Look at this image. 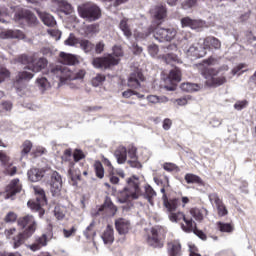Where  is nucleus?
Listing matches in <instances>:
<instances>
[{
  "label": "nucleus",
  "instance_id": "f257e3e1",
  "mask_svg": "<svg viewBox=\"0 0 256 256\" xmlns=\"http://www.w3.org/2000/svg\"><path fill=\"white\" fill-rule=\"evenodd\" d=\"M85 74V70L73 72L69 67L63 65L51 66L47 72L49 79H52V81L58 83V85H63V83H67V81L83 79Z\"/></svg>",
  "mask_w": 256,
  "mask_h": 256
},
{
  "label": "nucleus",
  "instance_id": "f03ea898",
  "mask_svg": "<svg viewBox=\"0 0 256 256\" xmlns=\"http://www.w3.org/2000/svg\"><path fill=\"white\" fill-rule=\"evenodd\" d=\"M17 223L19 227L24 229V231L23 233H19L17 236L13 237L14 249L21 247V245H23L25 242V239H29V237H32L33 233L37 231V221L33 215L28 214L26 216L20 217Z\"/></svg>",
  "mask_w": 256,
  "mask_h": 256
},
{
  "label": "nucleus",
  "instance_id": "7ed1b4c3",
  "mask_svg": "<svg viewBox=\"0 0 256 256\" xmlns=\"http://www.w3.org/2000/svg\"><path fill=\"white\" fill-rule=\"evenodd\" d=\"M227 71H229V66L223 65L219 69L204 68L201 71V75L206 79V85L208 87H220V85L227 83V77L225 76Z\"/></svg>",
  "mask_w": 256,
  "mask_h": 256
},
{
  "label": "nucleus",
  "instance_id": "20e7f679",
  "mask_svg": "<svg viewBox=\"0 0 256 256\" xmlns=\"http://www.w3.org/2000/svg\"><path fill=\"white\" fill-rule=\"evenodd\" d=\"M115 57H123V49L121 46H114L113 54L94 58L92 65L95 69H110V67H114V65H119L120 59Z\"/></svg>",
  "mask_w": 256,
  "mask_h": 256
},
{
  "label": "nucleus",
  "instance_id": "39448f33",
  "mask_svg": "<svg viewBox=\"0 0 256 256\" xmlns=\"http://www.w3.org/2000/svg\"><path fill=\"white\" fill-rule=\"evenodd\" d=\"M77 11L79 17H81V19H85V21H89V23H93V21L101 19V8L96 4L84 3L78 5Z\"/></svg>",
  "mask_w": 256,
  "mask_h": 256
},
{
  "label": "nucleus",
  "instance_id": "423d86ee",
  "mask_svg": "<svg viewBox=\"0 0 256 256\" xmlns=\"http://www.w3.org/2000/svg\"><path fill=\"white\" fill-rule=\"evenodd\" d=\"M168 218L171 223H179V221L183 219L186 225L181 224V229L184 230L185 233H191V231H193L195 221H193V218H187L183 212H169Z\"/></svg>",
  "mask_w": 256,
  "mask_h": 256
},
{
  "label": "nucleus",
  "instance_id": "0eeeda50",
  "mask_svg": "<svg viewBox=\"0 0 256 256\" xmlns=\"http://www.w3.org/2000/svg\"><path fill=\"white\" fill-rule=\"evenodd\" d=\"M128 186L124 189L126 191V199H139L141 188L139 187V178L132 176L127 180Z\"/></svg>",
  "mask_w": 256,
  "mask_h": 256
},
{
  "label": "nucleus",
  "instance_id": "6e6552de",
  "mask_svg": "<svg viewBox=\"0 0 256 256\" xmlns=\"http://www.w3.org/2000/svg\"><path fill=\"white\" fill-rule=\"evenodd\" d=\"M177 35V31L173 28H155L154 30V39L158 41V43H163L165 41H172Z\"/></svg>",
  "mask_w": 256,
  "mask_h": 256
},
{
  "label": "nucleus",
  "instance_id": "1a4fd4ad",
  "mask_svg": "<svg viewBox=\"0 0 256 256\" xmlns=\"http://www.w3.org/2000/svg\"><path fill=\"white\" fill-rule=\"evenodd\" d=\"M61 189H63V178L59 172L54 171L51 174L50 180V191L53 197H58L59 193H61Z\"/></svg>",
  "mask_w": 256,
  "mask_h": 256
},
{
  "label": "nucleus",
  "instance_id": "9d476101",
  "mask_svg": "<svg viewBox=\"0 0 256 256\" xmlns=\"http://www.w3.org/2000/svg\"><path fill=\"white\" fill-rule=\"evenodd\" d=\"M132 73L130 74L128 78V87L131 89H139L141 87V83L145 81V77L143 76V73L141 72V69L139 68H132Z\"/></svg>",
  "mask_w": 256,
  "mask_h": 256
},
{
  "label": "nucleus",
  "instance_id": "9b49d317",
  "mask_svg": "<svg viewBox=\"0 0 256 256\" xmlns=\"http://www.w3.org/2000/svg\"><path fill=\"white\" fill-rule=\"evenodd\" d=\"M159 233H161V228L159 226L151 228L147 238V243L150 247H154L155 249H161V247H163V242L161 241V238H159Z\"/></svg>",
  "mask_w": 256,
  "mask_h": 256
},
{
  "label": "nucleus",
  "instance_id": "f8f14e48",
  "mask_svg": "<svg viewBox=\"0 0 256 256\" xmlns=\"http://www.w3.org/2000/svg\"><path fill=\"white\" fill-rule=\"evenodd\" d=\"M21 183L19 179H13L10 184L6 187L5 192H0V197L3 195L4 199H12L17 193H21Z\"/></svg>",
  "mask_w": 256,
  "mask_h": 256
},
{
  "label": "nucleus",
  "instance_id": "ddd939ff",
  "mask_svg": "<svg viewBox=\"0 0 256 256\" xmlns=\"http://www.w3.org/2000/svg\"><path fill=\"white\" fill-rule=\"evenodd\" d=\"M184 51L191 57H196L197 59H199L200 57H205V55H207V51L205 50V46L203 45V43H201V40H199V43H197L196 45H192L189 48L185 46Z\"/></svg>",
  "mask_w": 256,
  "mask_h": 256
},
{
  "label": "nucleus",
  "instance_id": "4468645a",
  "mask_svg": "<svg viewBox=\"0 0 256 256\" xmlns=\"http://www.w3.org/2000/svg\"><path fill=\"white\" fill-rule=\"evenodd\" d=\"M14 21H26L28 25H37V23H39L37 16L29 10H24L21 13L15 14Z\"/></svg>",
  "mask_w": 256,
  "mask_h": 256
},
{
  "label": "nucleus",
  "instance_id": "2eb2a0df",
  "mask_svg": "<svg viewBox=\"0 0 256 256\" xmlns=\"http://www.w3.org/2000/svg\"><path fill=\"white\" fill-rule=\"evenodd\" d=\"M153 19L157 22V25H161L163 21H165V17H167V8L165 6H155L150 11Z\"/></svg>",
  "mask_w": 256,
  "mask_h": 256
},
{
  "label": "nucleus",
  "instance_id": "dca6fc26",
  "mask_svg": "<svg viewBox=\"0 0 256 256\" xmlns=\"http://www.w3.org/2000/svg\"><path fill=\"white\" fill-rule=\"evenodd\" d=\"M48 64L49 61H47L45 57L35 58V56H33L32 63H30V71H32V73H39L43 71Z\"/></svg>",
  "mask_w": 256,
  "mask_h": 256
},
{
  "label": "nucleus",
  "instance_id": "f3484780",
  "mask_svg": "<svg viewBox=\"0 0 256 256\" xmlns=\"http://www.w3.org/2000/svg\"><path fill=\"white\" fill-rule=\"evenodd\" d=\"M115 228L119 235H127L131 230V222L125 218H119L115 221Z\"/></svg>",
  "mask_w": 256,
  "mask_h": 256
},
{
  "label": "nucleus",
  "instance_id": "a211bd4d",
  "mask_svg": "<svg viewBox=\"0 0 256 256\" xmlns=\"http://www.w3.org/2000/svg\"><path fill=\"white\" fill-rule=\"evenodd\" d=\"M181 25L182 27H190V29H203V27H205V21L184 17L181 19Z\"/></svg>",
  "mask_w": 256,
  "mask_h": 256
},
{
  "label": "nucleus",
  "instance_id": "6ab92c4d",
  "mask_svg": "<svg viewBox=\"0 0 256 256\" xmlns=\"http://www.w3.org/2000/svg\"><path fill=\"white\" fill-rule=\"evenodd\" d=\"M200 43L204 45L205 51H207V49H221V41L215 37L200 39Z\"/></svg>",
  "mask_w": 256,
  "mask_h": 256
},
{
  "label": "nucleus",
  "instance_id": "aec40b11",
  "mask_svg": "<svg viewBox=\"0 0 256 256\" xmlns=\"http://www.w3.org/2000/svg\"><path fill=\"white\" fill-rule=\"evenodd\" d=\"M128 157L130 160H128L127 163L130 167H141V163L137 160V148L135 146L128 147Z\"/></svg>",
  "mask_w": 256,
  "mask_h": 256
},
{
  "label": "nucleus",
  "instance_id": "412c9836",
  "mask_svg": "<svg viewBox=\"0 0 256 256\" xmlns=\"http://www.w3.org/2000/svg\"><path fill=\"white\" fill-rule=\"evenodd\" d=\"M162 201H163V205L167 209L168 213L177 211L179 199H177V198L169 199V198H167V194H164L162 196Z\"/></svg>",
  "mask_w": 256,
  "mask_h": 256
},
{
  "label": "nucleus",
  "instance_id": "4be33fe9",
  "mask_svg": "<svg viewBox=\"0 0 256 256\" xmlns=\"http://www.w3.org/2000/svg\"><path fill=\"white\" fill-rule=\"evenodd\" d=\"M45 177V171L37 168H32L28 171V179L32 181V183H37V181H41Z\"/></svg>",
  "mask_w": 256,
  "mask_h": 256
},
{
  "label": "nucleus",
  "instance_id": "5701e85b",
  "mask_svg": "<svg viewBox=\"0 0 256 256\" xmlns=\"http://www.w3.org/2000/svg\"><path fill=\"white\" fill-rule=\"evenodd\" d=\"M119 29L122 31L126 39H131L133 37V32L131 31V25L129 24V19L123 18L119 23Z\"/></svg>",
  "mask_w": 256,
  "mask_h": 256
},
{
  "label": "nucleus",
  "instance_id": "b1692460",
  "mask_svg": "<svg viewBox=\"0 0 256 256\" xmlns=\"http://www.w3.org/2000/svg\"><path fill=\"white\" fill-rule=\"evenodd\" d=\"M114 157L119 165H123L127 161V148L119 146L114 152Z\"/></svg>",
  "mask_w": 256,
  "mask_h": 256
},
{
  "label": "nucleus",
  "instance_id": "393cba45",
  "mask_svg": "<svg viewBox=\"0 0 256 256\" xmlns=\"http://www.w3.org/2000/svg\"><path fill=\"white\" fill-rule=\"evenodd\" d=\"M102 240L105 245H111L113 241H115V234L113 230V226L108 225L102 234Z\"/></svg>",
  "mask_w": 256,
  "mask_h": 256
},
{
  "label": "nucleus",
  "instance_id": "a878e982",
  "mask_svg": "<svg viewBox=\"0 0 256 256\" xmlns=\"http://www.w3.org/2000/svg\"><path fill=\"white\" fill-rule=\"evenodd\" d=\"M37 14L47 27H55V25H57L55 18L51 14L42 11H37Z\"/></svg>",
  "mask_w": 256,
  "mask_h": 256
},
{
  "label": "nucleus",
  "instance_id": "bb28decb",
  "mask_svg": "<svg viewBox=\"0 0 256 256\" xmlns=\"http://www.w3.org/2000/svg\"><path fill=\"white\" fill-rule=\"evenodd\" d=\"M47 246V235H42L36 238L35 242L28 246L31 251H39L41 247Z\"/></svg>",
  "mask_w": 256,
  "mask_h": 256
},
{
  "label": "nucleus",
  "instance_id": "cd10ccee",
  "mask_svg": "<svg viewBox=\"0 0 256 256\" xmlns=\"http://www.w3.org/2000/svg\"><path fill=\"white\" fill-rule=\"evenodd\" d=\"M190 215H192L196 221H203L204 217L209 215V210H207V208H192Z\"/></svg>",
  "mask_w": 256,
  "mask_h": 256
},
{
  "label": "nucleus",
  "instance_id": "c85d7f7f",
  "mask_svg": "<svg viewBox=\"0 0 256 256\" xmlns=\"http://www.w3.org/2000/svg\"><path fill=\"white\" fill-rule=\"evenodd\" d=\"M101 211H110L112 215H115V213H117V207L113 205L111 198H106L104 204L98 209L97 215H99Z\"/></svg>",
  "mask_w": 256,
  "mask_h": 256
},
{
  "label": "nucleus",
  "instance_id": "c756f323",
  "mask_svg": "<svg viewBox=\"0 0 256 256\" xmlns=\"http://www.w3.org/2000/svg\"><path fill=\"white\" fill-rule=\"evenodd\" d=\"M54 3L58 5V7L66 13V15H71L73 13V6L67 2V0H54Z\"/></svg>",
  "mask_w": 256,
  "mask_h": 256
},
{
  "label": "nucleus",
  "instance_id": "7c9ffc66",
  "mask_svg": "<svg viewBox=\"0 0 256 256\" xmlns=\"http://www.w3.org/2000/svg\"><path fill=\"white\" fill-rule=\"evenodd\" d=\"M168 251L170 256H181V243L179 241L168 243Z\"/></svg>",
  "mask_w": 256,
  "mask_h": 256
},
{
  "label": "nucleus",
  "instance_id": "2f4dec72",
  "mask_svg": "<svg viewBox=\"0 0 256 256\" xmlns=\"http://www.w3.org/2000/svg\"><path fill=\"white\" fill-rule=\"evenodd\" d=\"M76 61L77 58L73 54L60 53V63H63V65H75Z\"/></svg>",
  "mask_w": 256,
  "mask_h": 256
},
{
  "label": "nucleus",
  "instance_id": "473e14b6",
  "mask_svg": "<svg viewBox=\"0 0 256 256\" xmlns=\"http://www.w3.org/2000/svg\"><path fill=\"white\" fill-rule=\"evenodd\" d=\"M36 85H37L39 91H41V93H45V91H47V89L51 88V82H49V80H47L46 77L37 78Z\"/></svg>",
  "mask_w": 256,
  "mask_h": 256
},
{
  "label": "nucleus",
  "instance_id": "72a5a7b5",
  "mask_svg": "<svg viewBox=\"0 0 256 256\" xmlns=\"http://www.w3.org/2000/svg\"><path fill=\"white\" fill-rule=\"evenodd\" d=\"M180 89L185 93H195L196 91H199V89H201V86L199 84L187 82V83H182L180 85Z\"/></svg>",
  "mask_w": 256,
  "mask_h": 256
},
{
  "label": "nucleus",
  "instance_id": "f704fd0d",
  "mask_svg": "<svg viewBox=\"0 0 256 256\" xmlns=\"http://www.w3.org/2000/svg\"><path fill=\"white\" fill-rule=\"evenodd\" d=\"M45 204L46 203H41V201H39V200H36V201L30 200V201H28L27 205H28V207H30V209L32 211H39L40 217H41L42 215H45V210H43V208H41Z\"/></svg>",
  "mask_w": 256,
  "mask_h": 256
},
{
  "label": "nucleus",
  "instance_id": "c9c22d12",
  "mask_svg": "<svg viewBox=\"0 0 256 256\" xmlns=\"http://www.w3.org/2000/svg\"><path fill=\"white\" fill-rule=\"evenodd\" d=\"M99 31V24H90L87 25L84 29L85 36L88 38L94 37V35H97Z\"/></svg>",
  "mask_w": 256,
  "mask_h": 256
},
{
  "label": "nucleus",
  "instance_id": "e433bc0d",
  "mask_svg": "<svg viewBox=\"0 0 256 256\" xmlns=\"http://www.w3.org/2000/svg\"><path fill=\"white\" fill-rule=\"evenodd\" d=\"M145 199L150 203V205H153V199L157 197V192L151 187V185L145 186V193H144Z\"/></svg>",
  "mask_w": 256,
  "mask_h": 256
},
{
  "label": "nucleus",
  "instance_id": "4c0bfd02",
  "mask_svg": "<svg viewBox=\"0 0 256 256\" xmlns=\"http://www.w3.org/2000/svg\"><path fill=\"white\" fill-rule=\"evenodd\" d=\"M184 179L186 183H188L189 185L191 184L203 185V180L201 179V177L195 174L188 173L185 175Z\"/></svg>",
  "mask_w": 256,
  "mask_h": 256
},
{
  "label": "nucleus",
  "instance_id": "58836bf2",
  "mask_svg": "<svg viewBox=\"0 0 256 256\" xmlns=\"http://www.w3.org/2000/svg\"><path fill=\"white\" fill-rule=\"evenodd\" d=\"M31 149H33V143L31 141L26 140L22 144L21 157L20 159H27V155L31 153Z\"/></svg>",
  "mask_w": 256,
  "mask_h": 256
},
{
  "label": "nucleus",
  "instance_id": "ea45409f",
  "mask_svg": "<svg viewBox=\"0 0 256 256\" xmlns=\"http://www.w3.org/2000/svg\"><path fill=\"white\" fill-rule=\"evenodd\" d=\"M34 193L36 195V201H40V203H47V197L45 196V190H43L39 186H34Z\"/></svg>",
  "mask_w": 256,
  "mask_h": 256
},
{
  "label": "nucleus",
  "instance_id": "a19ab883",
  "mask_svg": "<svg viewBox=\"0 0 256 256\" xmlns=\"http://www.w3.org/2000/svg\"><path fill=\"white\" fill-rule=\"evenodd\" d=\"M16 61L17 63H21V65H28L25 69H28V71H30L33 56L21 55L17 58Z\"/></svg>",
  "mask_w": 256,
  "mask_h": 256
},
{
  "label": "nucleus",
  "instance_id": "79ce46f5",
  "mask_svg": "<svg viewBox=\"0 0 256 256\" xmlns=\"http://www.w3.org/2000/svg\"><path fill=\"white\" fill-rule=\"evenodd\" d=\"M79 45H80V49H82L84 53H91L93 51L94 45L89 40H85V39L80 40Z\"/></svg>",
  "mask_w": 256,
  "mask_h": 256
},
{
  "label": "nucleus",
  "instance_id": "37998d69",
  "mask_svg": "<svg viewBox=\"0 0 256 256\" xmlns=\"http://www.w3.org/2000/svg\"><path fill=\"white\" fill-rule=\"evenodd\" d=\"M217 225L219 231H221L222 233H233V231L235 230L233 225H231L230 223L218 222Z\"/></svg>",
  "mask_w": 256,
  "mask_h": 256
},
{
  "label": "nucleus",
  "instance_id": "c03bdc74",
  "mask_svg": "<svg viewBox=\"0 0 256 256\" xmlns=\"http://www.w3.org/2000/svg\"><path fill=\"white\" fill-rule=\"evenodd\" d=\"M168 79L179 83V81H181V70L179 68L172 69L169 73Z\"/></svg>",
  "mask_w": 256,
  "mask_h": 256
},
{
  "label": "nucleus",
  "instance_id": "a18cd8bd",
  "mask_svg": "<svg viewBox=\"0 0 256 256\" xmlns=\"http://www.w3.org/2000/svg\"><path fill=\"white\" fill-rule=\"evenodd\" d=\"M149 35H151V28H149L148 31H146V32L139 31V30H136L134 32V37H135L136 41H145V39H147V37H149Z\"/></svg>",
  "mask_w": 256,
  "mask_h": 256
},
{
  "label": "nucleus",
  "instance_id": "49530a36",
  "mask_svg": "<svg viewBox=\"0 0 256 256\" xmlns=\"http://www.w3.org/2000/svg\"><path fill=\"white\" fill-rule=\"evenodd\" d=\"M165 63L167 65H173V63H181V59H179V56L173 53H168L164 58Z\"/></svg>",
  "mask_w": 256,
  "mask_h": 256
},
{
  "label": "nucleus",
  "instance_id": "de8ad7c7",
  "mask_svg": "<svg viewBox=\"0 0 256 256\" xmlns=\"http://www.w3.org/2000/svg\"><path fill=\"white\" fill-rule=\"evenodd\" d=\"M94 169H95L96 176L99 179H103V177H105V169L103 168V164H101V162L99 161L95 162Z\"/></svg>",
  "mask_w": 256,
  "mask_h": 256
},
{
  "label": "nucleus",
  "instance_id": "09e8293b",
  "mask_svg": "<svg viewBox=\"0 0 256 256\" xmlns=\"http://www.w3.org/2000/svg\"><path fill=\"white\" fill-rule=\"evenodd\" d=\"M208 199L212 205H215L216 208L223 203V200L219 198V195L217 193L209 194Z\"/></svg>",
  "mask_w": 256,
  "mask_h": 256
},
{
  "label": "nucleus",
  "instance_id": "8fccbe9b",
  "mask_svg": "<svg viewBox=\"0 0 256 256\" xmlns=\"http://www.w3.org/2000/svg\"><path fill=\"white\" fill-rule=\"evenodd\" d=\"M0 163L2 167H7L11 163V157L3 150H0Z\"/></svg>",
  "mask_w": 256,
  "mask_h": 256
},
{
  "label": "nucleus",
  "instance_id": "3c124183",
  "mask_svg": "<svg viewBox=\"0 0 256 256\" xmlns=\"http://www.w3.org/2000/svg\"><path fill=\"white\" fill-rule=\"evenodd\" d=\"M17 174V167L13 166V163L10 162L7 166H4V175H9L13 177Z\"/></svg>",
  "mask_w": 256,
  "mask_h": 256
},
{
  "label": "nucleus",
  "instance_id": "603ef678",
  "mask_svg": "<svg viewBox=\"0 0 256 256\" xmlns=\"http://www.w3.org/2000/svg\"><path fill=\"white\" fill-rule=\"evenodd\" d=\"M33 77V72H28L27 70H24L23 72H20L18 74V81H29L33 79Z\"/></svg>",
  "mask_w": 256,
  "mask_h": 256
},
{
  "label": "nucleus",
  "instance_id": "864d4df0",
  "mask_svg": "<svg viewBox=\"0 0 256 256\" xmlns=\"http://www.w3.org/2000/svg\"><path fill=\"white\" fill-rule=\"evenodd\" d=\"M104 81H105V75L97 74L94 78H92L91 83L93 87H99V85H103Z\"/></svg>",
  "mask_w": 256,
  "mask_h": 256
},
{
  "label": "nucleus",
  "instance_id": "5fc2aeb1",
  "mask_svg": "<svg viewBox=\"0 0 256 256\" xmlns=\"http://www.w3.org/2000/svg\"><path fill=\"white\" fill-rule=\"evenodd\" d=\"M8 35L12 39H25V34L21 30H9Z\"/></svg>",
  "mask_w": 256,
  "mask_h": 256
},
{
  "label": "nucleus",
  "instance_id": "6e6d98bb",
  "mask_svg": "<svg viewBox=\"0 0 256 256\" xmlns=\"http://www.w3.org/2000/svg\"><path fill=\"white\" fill-rule=\"evenodd\" d=\"M77 43H79V39H77V37H75V34L73 33H71L64 42V44L68 45L69 47H75Z\"/></svg>",
  "mask_w": 256,
  "mask_h": 256
},
{
  "label": "nucleus",
  "instance_id": "4d7b16f0",
  "mask_svg": "<svg viewBox=\"0 0 256 256\" xmlns=\"http://www.w3.org/2000/svg\"><path fill=\"white\" fill-rule=\"evenodd\" d=\"M192 232L195 235H197V237H199V239H202V241H206L207 240V235H205L203 231L197 229V223H195V222H194L193 229L190 231V233H192Z\"/></svg>",
  "mask_w": 256,
  "mask_h": 256
},
{
  "label": "nucleus",
  "instance_id": "13d9d810",
  "mask_svg": "<svg viewBox=\"0 0 256 256\" xmlns=\"http://www.w3.org/2000/svg\"><path fill=\"white\" fill-rule=\"evenodd\" d=\"M218 211V216L219 217H225L229 215V210H227V206H225V203H221L219 206L216 207Z\"/></svg>",
  "mask_w": 256,
  "mask_h": 256
},
{
  "label": "nucleus",
  "instance_id": "bf43d9fd",
  "mask_svg": "<svg viewBox=\"0 0 256 256\" xmlns=\"http://www.w3.org/2000/svg\"><path fill=\"white\" fill-rule=\"evenodd\" d=\"M9 77H11V72H9L7 68L0 66V83L9 79Z\"/></svg>",
  "mask_w": 256,
  "mask_h": 256
},
{
  "label": "nucleus",
  "instance_id": "052dcab7",
  "mask_svg": "<svg viewBox=\"0 0 256 256\" xmlns=\"http://www.w3.org/2000/svg\"><path fill=\"white\" fill-rule=\"evenodd\" d=\"M95 227V221H92L89 226L84 230V236L86 239H90L91 235H95L93 228Z\"/></svg>",
  "mask_w": 256,
  "mask_h": 256
},
{
  "label": "nucleus",
  "instance_id": "680f3d73",
  "mask_svg": "<svg viewBox=\"0 0 256 256\" xmlns=\"http://www.w3.org/2000/svg\"><path fill=\"white\" fill-rule=\"evenodd\" d=\"M248 105L249 102L247 100H239L234 104V109H236V111H243Z\"/></svg>",
  "mask_w": 256,
  "mask_h": 256
},
{
  "label": "nucleus",
  "instance_id": "e2e57ef3",
  "mask_svg": "<svg viewBox=\"0 0 256 256\" xmlns=\"http://www.w3.org/2000/svg\"><path fill=\"white\" fill-rule=\"evenodd\" d=\"M72 181H81V172L78 170L73 171L71 168L68 171Z\"/></svg>",
  "mask_w": 256,
  "mask_h": 256
},
{
  "label": "nucleus",
  "instance_id": "0e129e2a",
  "mask_svg": "<svg viewBox=\"0 0 256 256\" xmlns=\"http://www.w3.org/2000/svg\"><path fill=\"white\" fill-rule=\"evenodd\" d=\"M197 5V0H184L182 2V9H191Z\"/></svg>",
  "mask_w": 256,
  "mask_h": 256
},
{
  "label": "nucleus",
  "instance_id": "69168bd1",
  "mask_svg": "<svg viewBox=\"0 0 256 256\" xmlns=\"http://www.w3.org/2000/svg\"><path fill=\"white\" fill-rule=\"evenodd\" d=\"M48 33L51 37L55 39V41H59L61 39V31L55 29H48Z\"/></svg>",
  "mask_w": 256,
  "mask_h": 256
},
{
  "label": "nucleus",
  "instance_id": "338daca9",
  "mask_svg": "<svg viewBox=\"0 0 256 256\" xmlns=\"http://www.w3.org/2000/svg\"><path fill=\"white\" fill-rule=\"evenodd\" d=\"M74 161L78 162L81 161V159H85V154H83V151L76 149L73 153Z\"/></svg>",
  "mask_w": 256,
  "mask_h": 256
},
{
  "label": "nucleus",
  "instance_id": "774afa93",
  "mask_svg": "<svg viewBox=\"0 0 256 256\" xmlns=\"http://www.w3.org/2000/svg\"><path fill=\"white\" fill-rule=\"evenodd\" d=\"M6 223H15L17 221V214L15 212H9L5 217Z\"/></svg>",
  "mask_w": 256,
  "mask_h": 256
}]
</instances>
